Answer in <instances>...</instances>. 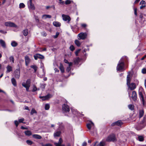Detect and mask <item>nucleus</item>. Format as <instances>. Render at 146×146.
<instances>
[{"mask_svg": "<svg viewBox=\"0 0 146 146\" xmlns=\"http://www.w3.org/2000/svg\"><path fill=\"white\" fill-rule=\"evenodd\" d=\"M117 141L115 135L112 133L109 135L106 139V141L107 142L116 141Z\"/></svg>", "mask_w": 146, "mask_h": 146, "instance_id": "obj_1", "label": "nucleus"}, {"mask_svg": "<svg viewBox=\"0 0 146 146\" xmlns=\"http://www.w3.org/2000/svg\"><path fill=\"white\" fill-rule=\"evenodd\" d=\"M140 123L142 126L138 125L135 127V129L138 130L141 129L146 125V118L145 117H143V120Z\"/></svg>", "mask_w": 146, "mask_h": 146, "instance_id": "obj_2", "label": "nucleus"}, {"mask_svg": "<svg viewBox=\"0 0 146 146\" xmlns=\"http://www.w3.org/2000/svg\"><path fill=\"white\" fill-rule=\"evenodd\" d=\"M5 25L7 27H9L15 28H17V26L15 23L11 21L5 22Z\"/></svg>", "mask_w": 146, "mask_h": 146, "instance_id": "obj_3", "label": "nucleus"}, {"mask_svg": "<svg viewBox=\"0 0 146 146\" xmlns=\"http://www.w3.org/2000/svg\"><path fill=\"white\" fill-rule=\"evenodd\" d=\"M139 95L140 98L142 102L143 105L144 106L146 105V99H144L142 92L139 91Z\"/></svg>", "mask_w": 146, "mask_h": 146, "instance_id": "obj_4", "label": "nucleus"}, {"mask_svg": "<svg viewBox=\"0 0 146 146\" xmlns=\"http://www.w3.org/2000/svg\"><path fill=\"white\" fill-rule=\"evenodd\" d=\"M124 66V63L123 62H119L117 65V70L118 71L121 70L123 69Z\"/></svg>", "mask_w": 146, "mask_h": 146, "instance_id": "obj_5", "label": "nucleus"}, {"mask_svg": "<svg viewBox=\"0 0 146 146\" xmlns=\"http://www.w3.org/2000/svg\"><path fill=\"white\" fill-rule=\"evenodd\" d=\"M63 20L64 21H67V23H69L71 20V18L69 16L67 15L62 14V15Z\"/></svg>", "mask_w": 146, "mask_h": 146, "instance_id": "obj_6", "label": "nucleus"}, {"mask_svg": "<svg viewBox=\"0 0 146 146\" xmlns=\"http://www.w3.org/2000/svg\"><path fill=\"white\" fill-rule=\"evenodd\" d=\"M32 0H29L28 2V7L30 9L34 10L35 9V7L34 4H32Z\"/></svg>", "mask_w": 146, "mask_h": 146, "instance_id": "obj_7", "label": "nucleus"}, {"mask_svg": "<svg viewBox=\"0 0 146 146\" xmlns=\"http://www.w3.org/2000/svg\"><path fill=\"white\" fill-rule=\"evenodd\" d=\"M62 109L63 111L65 112H68L70 110L69 107L68 105L65 104L63 105Z\"/></svg>", "mask_w": 146, "mask_h": 146, "instance_id": "obj_8", "label": "nucleus"}, {"mask_svg": "<svg viewBox=\"0 0 146 146\" xmlns=\"http://www.w3.org/2000/svg\"><path fill=\"white\" fill-rule=\"evenodd\" d=\"M34 57L35 60H37L38 58L40 59H43L44 58L43 55L39 54H36L35 55H34Z\"/></svg>", "mask_w": 146, "mask_h": 146, "instance_id": "obj_9", "label": "nucleus"}, {"mask_svg": "<svg viewBox=\"0 0 146 146\" xmlns=\"http://www.w3.org/2000/svg\"><path fill=\"white\" fill-rule=\"evenodd\" d=\"M31 84V82L30 80L29 79L28 80L26 83H23L22 84V85L25 88L27 87H28V86L29 85V86H30Z\"/></svg>", "mask_w": 146, "mask_h": 146, "instance_id": "obj_10", "label": "nucleus"}, {"mask_svg": "<svg viewBox=\"0 0 146 146\" xmlns=\"http://www.w3.org/2000/svg\"><path fill=\"white\" fill-rule=\"evenodd\" d=\"M131 97L134 101H135L137 100V95L136 92L135 91H133L132 92V96Z\"/></svg>", "mask_w": 146, "mask_h": 146, "instance_id": "obj_11", "label": "nucleus"}, {"mask_svg": "<svg viewBox=\"0 0 146 146\" xmlns=\"http://www.w3.org/2000/svg\"><path fill=\"white\" fill-rule=\"evenodd\" d=\"M15 78L19 79L20 76V71L19 69H17L15 72Z\"/></svg>", "mask_w": 146, "mask_h": 146, "instance_id": "obj_12", "label": "nucleus"}, {"mask_svg": "<svg viewBox=\"0 0 146 146\" xmlns=\"http://www.w3.org/2000/svg\"><path fill=\"white\" fill-rule=\"evenodd\" d=\"M52 96V95L50 94H48L45 96L40 97V98H42L43 100H47L51 98Z\"/></svg>", "mask_w": 146, "mask_h": 146, "instance_id": "obj_13", "label": "nucleus"}, {"mask_svg": "<svg viewBox=\"0 0 146 146\" xmlns=\"http://www.w3.org/2000/svg\"><path fill=\"white\" fill-rule=\"evenodd\" d=\"M25 64L27 66L30 62V59L28 56H26L25 57Z\"/></svg>", "mask_w": 146, "mask_h": 146, "instance_id": "obj_14", "label": "nucleus"}, {"mask_svg": "<svg viewBox=\"0 0 146 146\" xmlns=\"http://www.w3.org/2000/svg\"><path fill=\"white\" fill-rule=\"evenodd\" d=\"M62 141L61 138H60L58 143H55L54 144L56 146H65L64 145H62L61 143H62Z\"/></svg>", "mask_w": 146, "mask_h": 146, "instance_id": "obj_15", "label": "nucleus"}, {"mask_svg": "<svg viewBox=\"0 0 146 146\" xmlns=\"http://www.w3.org/2000/svg\"><path fill=\"white\" fill-rule=\"evenodd\" d=\"M128 86L131 90H133L136 88L135 84L134 83H131L130 84H129V86Z\"/></svg>", "mask_w": 146, "mask_h": 146, "instance_id": "obj_16", "label": "nucleus"}, {"mask_svg": "<svg viewBox=\"0 0 146 146\" xmlns=\"http://www.w3.org/2000/svg\"><path fill=\"white\" fill-rule=\"evenodd\" d=\"M145 3V2L144 1L142 0L140 2V5H141L140 7V9H143L146 6Z\"/></svg>", "mask_w": 146, "mask_h": 146, "instance_id": "obj_17", "label": "nucleus"}, {"mask_svg": "<svg viewBox=\"0 0 146 146\" xmlns=\"http://www.w3.org/2000/svg\"><path fill=\"white\" fill-rule=\"evenodd\" d=\"M88 33H81L78 35V36H88Z\"/></svg>", "mask_w": 146, "mask_h": 146, "instance_id": "obj_18", "label": "nucleus"}, {"mask_svg": "<svg viewBox=\"0 0 146 146\" xmlns=\"http://www.w3.org/2000/svg\"><path fill=\"white\" fill-rule=\"evenodd\" d=\"M59 127L58 129L59 130L62 131L64 128V126L62 123H59Z\"/></svg>", "mask_w": 146, "mask_h": 146, "instance_id": "obj_19", "label": "nucleus"}, {"mask_svg": "<svg viewBox=\"0 0 146 146\" xmlns=\"http://www.w3.org/2000/svg\"><path fill=\"white\" fill-rule=\"evenodd\" d=\"M54 26L56 27H59L61 26V23L58 21H54L53 23Z\"/></svg>", "mask_w": 146, "mask_h": 146, "instance_id": "obj_20", "label": "nucleus"}, {"mask_svg": "<svg viewBox=\"0 0 146 146\" xmlns=\"http://www.w3.org/2000/svg\"><path fill=\"white\" fill-rule=\"evenodd\" d=\"M94 125V124L92 122H91L90 123H88L87 124V128L89 130L91 129V127Z\"/></svg>", "mask_w": 146, "mask_h": 146, "instance_id": "obj_21", "label": "nucleus"}, {"mask_svg": "<svg viewBox=\"0 0 146 146\" xmlns=\"http://www.w3.org/2000/svg\"><path fill=\"white\" fill-rule=\"evenodd\" d=\"M61 133V131L59 130V131H55L54 133V136L55 137H58L60 136Z\"/></svg>", "mask_w": 146, "mask_h": 146, "instance_id": "obj_22", "label": "nucleus"}, {"mask_svg": "<svg viewBox=\"0 0 146 146\" xmlns=\"http://www.w3.org/2000/svg\"><path fill=\"white\" fill-rule=\"evenodd\" d=\"M0 43L2 47L4 48H6V44L4 41L1 39L0 40Z\"/></svg>", "mask_w": 146, "mask_h": 146, "instance_id": "obj_23", "label": "nucleus"}, {"mask_svg": "<svg viewBox=\"0 0 146 146\" xmlns=\"http://www.w3.org/2000/svg\"><path fill=\"white\" fill-rule=\"evenodd\" d=\"M122 123L121 120H119L115 123H113L112 124L114 125H116L119 126L121 125Z\"/></svg>", "mask_w": 146, "mask_h": 146, "instance_id": "obj_24", "label": "nucleus"}, {"mask_svg": "<svg viewBox=\"0 0 146 146\" xmlns=\"http://www.w3.org/2000/svg\"><path fill=\"white\" fill-rule=\"evenodd\" d=\"M6 68L7 69V70L6 72L7 73L9 72L12 71V67L9 65L7 66Z\"/></svg>", "mask_w": 146, "mask_h": 146, "instance_id": "obj_25", "label": "nucleus"}, {"mask_svg": "<svg viewBox=\"0 0 146 146\" xmlns=\"http://www.w3.org/2000/svg\"><path fill=\"white\" fill-rule=\"evenodd\" d=\"M33 137L34 138L37 139H40L42 138V137L40 135L37 134L33 135Z\"/></svg>", "mask_w": 146, "mask_h": 146, "instance_id": "obj_26", "label": "nucleus"}, {"mask_svg": "<svg viewBox=\"0 0 146 146\" xmlns=\"http://www.w3.org/2000/svg\"><path fill=\"white\" fill-rule=\"evenodd\" d=\"M130 75H128L127 76V86H129V84L130 82Z\"/></svg>", "mask_w": 146, "mask_h": 146, "instance_id": "obj_27", "label": "nucleus"}, {"mask_svg": "<svg viewBox=\"0 0 146 146\" xmlns=\"http://www.w3.org/2000/svg\"><path fill=\"white\" fill-rule=\"evenodd\" d=\"M23 33L25 36H27L28 34V29H26L24 30L23 31Z\"/></svg>", "mask_w": 146, "mask_h": 146, "instance_id": "obj_28", "label": "nucleus"}, {"mask_svg": "<svg viewBox=\"0 0 146 146\" xmlns=\"http://www.w3.org/2000/svg\"><path fill=\"white\" fill-rule=\"evenodd\" d=\"M11 81L12 84L14 86H16V85H17L16 81L14 78H12L11 79Z\"/></svg>", "mask_w": 146, "mask_h": 146, "instance_id": "obj_29", "label": "nucleus"}, {"mask_svg": "<svg viewBox=\"0 0 146 146\" xmlns=\"http://www.w3.org/2000/svg\"><path fill=\"white\" fill-rule=\"evenodd\" d=\"M42 17L45 19L47 18H51V16L49 15H44L42 16Z\"/></svg>", "mask_w": 146, "mask_h": 146, "instance_id": "obj_30", "label": "nucleus"}, {"mask_svg": "<svg viewBox=\"0 0 146 146\" xmlns=\"http://www.w3.org/2000/svg\"><path fill=\"white\" fill-rule=\"evenodd\" d=\"M144 111L143 110H140L139 111V117L140 118L142 117L144 114Z\"/></svg>", "mask_w": 146, "mask_h": 146, "instance_id": "obj_31", "label": "nucleus"}, {"mask_svg": "<svg viewBox=\"0 0 146 146\" xmlns=\"http://www.w3.org/2000/svg\"><path fill=\"white\" fill-rule=\"evenodd\" d=\"M80 61V59L79 58H77L74 59V62L75 64H78Z\"/></svg>", "mask_w": 146, "mask_h": 146, "instance_id": "obj_32", "label": "nucleus"}, {"mask_svg": "<svg viewBox=\"0 0 146 146\" xmlns=\"http://www.w3.org/2000/svg\"><path fill=\"white\" fill-rule=\"evenodd\" d=\"M11 45L13 47H15L17 45V43L15 41H13L11 43Z\"/></svg>", "mask_w": 146, "mask_h": 146, "instance_id": "obj_33", "label": "nucleus"}, {"mask_svg": "<svg viewBox=\"0 0 146 146\" xmlns=\"http://www.w3.org/2000/svg\"><path fill=\"white\" fill-rule=\"evenodd\" d=\"M25 133L26 135L30 136L32 135V133L30 131H27L25 132Z\"/></svg>", "mask_w": 146, "mask_h": 146, "instance_id": "obj_34", "label": "nucleus"}, {"mask_svg": "<svg viewBox=\"0 0 146 146\" xmlns=\"http://www.w3.org/2000/svg\"><path fill=\"white\" fill-rule=\"evenodd\" d=\"M75 43L78 46H79L81 45V43L78 40H75Z\"/></svg>", "mask_w": 146, "mask_h": 146, "instance_id": "obj_35", "label": "nucleus"}, {"mask_svg": "<svg viewBox=\"0 0 146 146\" xmlns=\"http://www.w3.org/2000/svg\"><path fill=\"white\" fill-rule=\"evenodd\" d=\"M128 107L129 109L131 110H134V106L132 104H130L128 106Z\"/></svg>", "mask_w": 146, "mask_h": 146, "instance_id": "obj_36", "label": "nucleus"}, {"mask_svg": "<svg viewBox=\"0 0 146 146\" xmlns=\"http://www.w3.org/2000/svg\"><path fill=\"white\" fill-rule=\"evenodd\" d=\"M59 68L62 72L63 73L64 72V69L63 66L62 65H61L59 67Z\"/></svg>", "mask_w": 146, "mask_h": 146, "instance_id": "obj_37", "label": "nucleus"}, {"mask_svg": "<svg viewBox=\"0 0 146 146\" xmlns=\"http://www.w3.org/2000/svg\"><path fill=\"white\" fill-rule=\"evenodd\" d=\"M31 67L34 69L35 72H36L37 70V67L35 65H32L31 66Z\"/></svg>", "mask_w": 146, "mask_h": 146, "instance_id": "obj_38", "label": "nucleus"}, {"mask_svg": "<svg viewBox=\"0 0 146 146\" xmlns=\"http://www.w3.org/2000/svg\"><path fill=\"white\" fill-rule=\"evenodd\" d=\"M25 5L23 3H21L20 4L19 7L20 8H23L25 7Z\"/></svg>", "mask_w": 146, "mask_h": 146, "instance_id": "obj_39", "label": "nucleus"}, {"mask_svg": "<svg viewBox=\"0 0 146 146\" xmlns=\"http://www.w3.org/2000/svg\"><path fill=\"white\" fill-rule=\"evenodd\" d=\"M50 108V106L49 104H46L45 105V109L46 110H49Z\"/></svg>", "mask_w": 146, "mask_h": 146, "instance_id": "obj_40", "label": "nucleus"}, {"mask_svg": "<svg viewBox=\"0 0 146 146\" xmlns=\"http://www.w3.org/2000/svg\"><path fill=\"white\" fill-rule=\"evenodd\" d=\"M105 142L104 141H101L99 144V146H104L105 145Z\"/></svg>", "mask_w": 146, "mask_h": 146, "instance_id": "obj_41", "label": "nucleus"}, {"mask_svg": "<svg viewBox=\"0 0 146 146\" xmlns=\"http://www.w3.org/2000/svg\"><path fill=\"white\" fill-rule=\"evenodd\" d=\"M138 139L140 141H143L144 140V138L142 136H139L138 137Z\"/></svg>", "mask_w": 146, "mask_h": 146, "instance_id": "obj_42", "label": "nucleus"}, {"mask_svg": "<svg viewBox=\"0 0 146 146\" xmlns=\"http://www.w3.org/2000/svg\"><path fill=\"white\" fill-rule=\"evenodd\" d=\"M9 60L10 62L12 61L13 63L14 62V58L13 56H11L9 58Z\"/></svg>", "mask_w": 146, "mask_h": 146, "instance_id": "obj_43", "label": "nucleus"}, {"mask_svg": "<svg viewBox=\"0 0 146 146\" xmlns=\"http://www.w3.org/2000/svg\"><path fill=\"white\" fill-rule=\"evenodd\" d=\"M45 86L46 84H41L40 87L42 89V90H43L45 88Z\"/></svg>", "mask_w": 146, "mask_h": 146, "instance_id": "obj_44", "label": "nucleus"}, {"mask_svg": "<svg viewBox=\"0 0 146 146\" xmlns=\"http://www.w3.org/2000/svg\"><path fill=\"white\" fill-rule=\"evenodd\" d=\"M26 143H27L29 145H31L33 143V142L30 140H27L26 141Z\"/></svg>", "mask_w": 146, "mask_h": 146, "instance_id": "obj_45", "label": "nucleus"}, {"mask_svg": "<svg viewBox=\"0 0 146 146\" xmlns=\"http://www.w3.org/2000/svg\"><path fill=\"white\" fill-rule=\"evenodd\" d=\"M71 2V1L70 0H66L65 2L66 5H68L70 4Z\"/></svg>", "mask_w": 146, "mask_h": 146, "instance_id": "obj_46", "label": "nucleus"}, {"mask_svg": "<svg viewBox=\"0 0 146 146\" xmlns=\"http://www.w3.org/2000/svg\"><path fill=\"white\" fill-rule=\"evenodd\" d=\"M35 113H36V111L34 109H33L31 111V115H32L33 114Z\"/></svg>", "mask_w": 146, "mask_h": 146, "instance_id": "obj_47", "label": "nucleus"}, {"mask_svg": "<svg viewBox=\"0 0 146 146\" xmlns=\"http://www.w3.org/2000/svg\"><path fill=\"white\" fill-rule=\"evenodd\" d=\"M70 49L71 51H73L74 50L75 48L73 45H72L70 46Z\"/></svg>", "mask_w": 146, "mask_h": 146, "instance_id": "obj_48", "label": "nucleus"}, {"mask_svg": "<svg viewBox=\"0 0 146 146\" xmlns=\"http://www.w3.org/2000/svg\"><path fill=\"white\" fill-rule=\"evenodd\" d=\"M37 90V89L36 87L35 86H33V90H32V92H35Z\"/></svg>", "mask_w": 146, "mask_h": 146, "instance_id": "obj_49", "label": "nucleus"}, {"mask_svg": "<svg viewBox=\"0 0 146 146\" xmlns=\"http://www.w3.org/2000/svg\"><path fill=\"white\" fill-rule=\"evenodd\" d=\"M19 123L18 121L17 120H15L14 121V123L16 125V126L17 127L19 125Z\"/></svg>", "mask_w": 146, "mask_h": 146, "instance_id": "obj_50", "label": "nucleus"}, {"mask_svg": "<svg viewBox=\"0 0 146 146\" xmlns=\"http://www.w3.org/2000/svg\"><path fill=\"white\" fill-rule=\"evenodd\" d=\"M142 72L143 74L146 73V69L145 68H143L142 70Z\"/></svg>", "mask_w": 146, "mask_h": 146, "instance_id": "obj_51", "label": "nucleus"}, {"mask_svg": "<svg viewBox=\"0 0 146 146\" xmlns=\"http://www.w3.org/2000/svg\"><path fill=\"white\" fill-rule=\"evenodd\" d=\"M24 118H21V119H19L18 121H19V123H23V121H24Z\"/></svg>", "mask_w": 146, "mask_h": 146, "instance_id": "obj_52", "label": "nucleus"}, {"mask_svg": "<svg viewBox=\"0 0 146 146\" xmlns=\"http://www.w3.org/2000/svg\"><path fill=\"white\" fill-rule=\"evenodd\" d=\"M60 32H57L56 33V35H54V36H58L59 35H60Z\"/></svg>", "mask_w": 146, "mask_h": 146, "instance_id": "obj_53", "label": "nucleus"}, {"mask_svg": "<svg viewBox=\"0 0 146 146\" xmlns=\"http://www.w3.org/2000/svg\"><path fill=\"white\" fill-rule=\"evenodd\" d=\"M137 8H134V14L136 16L137 15Z\"/></svg>", "mask_w": 146, "mask_h": 146, "instance_id": "obj_54", "label": "nucleus"}, {"mask_svg": "<svg viewBox=\"0 0 146 146\" xmlns=\"http://www.w3.org/2000/svg\"><path fill=\"white\" fill-rule=\"evenodd\" d=\"M80 49H78L75 52V54L76 56H77L78 55V53L80 51Z\"/></svg>", "mask_w": 146, "mask_h": 146, "instance_id": "obj_55", "label": "nucleus"}, {"mask_svg": "<svg viewBox=\"0 0 146 146\" xmlns=\"http://www.w3.org/2000/svg\"><path fill=\"white\" fill-rule=\"evenodd\" d=\"M60 1V3L62 5H63L64 3V2L63 1H62V0H59Z\"/></svg>", "mask_w": 146, "mask_h": 146, "instance_id": "obj_56", "label": "nucleus"}, {"mask_svg": "<svg viewBox=\"0 0 146 146\" xmlns=\"http://www.w3.org/2000/svg\"><path fill=\"white\" fill-rule=\"evenodd\" d=\"M71 109L72 110V112H73V113H74V114H76V110H74V109H72L71 108Z\"/></svg>", "mask_w": 146, "mask_h": 146, "instance_id": "obj_57", "label": "nucleus"}, {"mask_svg": "<svg viewBox=\"0 0 146 146\" xmlns=\"http://www.w3.org/2000/svg\"><path fill=\"white\" fill-rule=\"evenodd\" d=\"M0 32L3 34H5L6 33V32L4 30H0Z\"/></svg>", "mask_w": 146, "mask_h": 146, "instance_id": "obj_58", "label": "nucleus"}, {"mask_svg": "<svg viewBox=\"0 0 146 146\" xmlns=\"http://www.w3.org/2000/svg\"><path fill=\"white\" fill-rule=\"evenodd\" d=\"M71 68L70 66H68L66 70L68 72H69L71 70Z\"/></svg>", "mask_w": 146, "mask_h": 146, "instance_id": "obj_59", "label": "nucleus"}, {"mask_svg": "<svg viewBox=\"0 0 146 146\" xmlns=\"http://www.w3.org/2000/svg\"><path fill=\"white\" fill-rule=\"evenodd\" d=\"M86 38V37H79V38H78V39L79 40L80 39L84 40Z\"/></svg>", "mask_w": 146, "mask_h": 146, "instance_id": "obj_60", "label": "nucleus"}, {"mask_svg": "<svg viewBox=\"0 0 146 146\" xmlns=\"http://www.w3.org/2000/svg\"><path fill=\"white\" fill-rule=\"evenodd\" d=\"M99 144L98 143V142H96L94 143V146H99Z\"/></svg>", "mask_w": 146, "mask_h": 146, "instance_id": "obj_61", "label": "nucleus"}, {"mask_svg": "<svg viewBox=\"0 0 146 146\" xmlns=\"http://www.w3.org/2000/svg\"><path fill=\"white\" fill-rule=\"evenodd\" d=\"M86 26V25L85 24H82L81 25L82 27H85Z\"/></svg>", "mask_w": 146, "mask_h": 146, "instance_id": "obj_62", "label": "nucleus"}, {"mask_svg": "<svg viewBox=\"0 0 146 146\" xmlns=\"http://www.w3.org/2000/svg\"><path fill=\"white\" fill-rule=\"evenodd\" d=\"M87 145V143L86 142H83L82 144V146H86Z\"/></svg>", "mask_w": 146, "mask_h": 146, "instance_id": "obj_63", "label": "nucleus"}, {"mask_svg": "<svg viewBox=\"0 0 146 146\" xmlns=\"http://www.w3.org/2000/svg\"><path fill=\"white\" fill-rule=\"evenodd\" d=\"M146 57V54L145 55L141 58V60H143Z\"/></svg>", "mask_w": 146, "mask_h": 146, "instance_id": "obj_64", "label": "nucleus"}]
</instances>
